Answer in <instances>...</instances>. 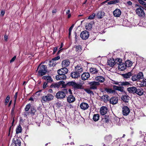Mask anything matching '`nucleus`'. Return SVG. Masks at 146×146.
Returning a JSON list of instances; mask_svg holds the SVG:
<instances>
[{
    "label": "nucleus",
    "instance_id": "f257e3e1",
    "mask_svg": "<svg viewBox=\"0 0 146 146\" xmlns=\"http://www.w3.org/2000/svg\"><path fill=\"white\" fill-rule=\"evenodd\" d=\"M68 93V90L67 89H63L61 91H59L56 93V97L58 99H62L65 98L66 95Z\"/></svg>",
    "mask_w": 146,
    "mask_h": 146
},
{
    "label": "nucleus",
    "instance_id": "f03ea898",
    "mask_svg": "<svg viewBox=\"0 0 146 146\" xmlns=\"http://www.w3.org/2000/svg\"><path fill=\"white\" fill-rule=\"evenodd\" d=\"M66 86H72L74 89H80L81 88L82 85L80 84H78L73 82H69L65 85Z\"/></svg>",
    "mask_w": 146,
    "mask_h": 146
},
{
    "label": "nucleus",
    "instance_id": "7ed1b4c3",
    "mask_svg": "<svg viewBox=\"0 0 146 146\" xmlns=\"http://www.w3.org/2000/svg\"><path fill=\"white\" fill-rule=\"evenodd\" d=\"M143 75L141 72H139L137 75H135L133 76L131 79L133 81H138L143 79Z\"/></svg>",
    "mask_w": 146,
    "mask_h": 146
},
{
    "label": "nucleus",
    "instance_id": "20e7f679",
    "mask_svg": "<svg viewBox=\"0 0 146 146\" xmlns=\"http://www.w3.org/2000/svg\"><path fill=\"white\" fill-rule=\"evenodd\" d=\"M21 139L17 137H15L12 139V146H21Z\"/></svg>",
    "mask_w": 146,
    "mask_h": 146
},
{
    "label": "nucleus",
    "instance_id": "39448f33",
    "mask_svg": "<svg viewBox=\"0 0 146 146\" xmlns=\"http://www.w3.org/2000/svg\"><path fill=\"white\" fill-rule=\"evenodd\" d=\"M90 85V89L96 90L97 89L98 86L100 85V83L98 82L95 81H92L89 83Z\"/></svg>",
    "mask_w": 146,
    "mask_h": 146
},
{
    "label": "nucleus",
    "instance_id": "423d86ee",
    "mask_svg": "<svg viewBox=\"0 0 146 146\" xmlns=\"http://www.w3.org/2000/svg\"><path fill=\"white\" fill-rule=\"evenodd\" d=\"M135 12L137 14L141 17H143L145 15L143 10L141 7L137 8L135 10Z\"/></svg>",
    "mask_w": 146,
    "mask_h": 146
},
{
    "label": "nucleus",
    "instance_id": "0eeeda50",
    "mask_svg": "<svg viewBox=\"0 0 146 146\" xmlns=\"http://www.w3.org/2000/svg\"><path fill=\"white\" fill-rule=\"evenodd\" d=\"M89 32L86 31H82L80 35V37L83 40H86L89 37Z\"/></svg>",
    "mask_w": 146,
    "mask_h": 146
},
{
    "label": "nucleus",
    "instance_id": "6e6552de",
    "mask_svg": "<svg viewBox=\"0 0 146 146\" xmlns=\"http://www.w3.org/2000/svg\"><path fill=\"white\" fill-rule=\"evenodd\" d=\"M53 98V96L50 94H48L46 96H43L42 99L44 101H49L52 100Z\"/></svg>",
    "mask_w": 146,
    "mask_h": 146
},
{
    "label": "nucleus",
    "instance_id": "1a4fd4ad",
    "mask_svg": "<svg viewBox=\"0 0 146 146\" xmlns=\"http://www.w3.org/2000/svg\"><path fill=\"white\" fill-rule=\"evenodd\" d=\"M113 83L115 84L118 85L119 86H128L129 85H131L129 82L127 81L122 82H115Z\"/></svg>",
    "mask_w": 146,
    "mask_h": 146
},
{
    "label": "nucleus",
    "instance_id": "9d476101",
    "mask_svg": "<svg viewBox=\"0 0 146 146\" xmlns=\"http://www.w3.org/2000/svg\"><path fill=\"white\" fill-rule=\"evenodd\" d=\"M65 83L64 82L62 81H60L58 83H53L50 86V87L51 88H58L60 87V85L61 84L63 85Z\"/></svg>",
    "mask_w": 146,
    "mask_h": 146
},
{
    "label": "nucleus",
    "instance_id": "9b49d317",
    "mask_svg": "<svg viewBox=\"0 0 146 146\" xmlns=\"http://www.w3.org/2000/svg\"><path fill=\"white\" fill-rule=\"evenodd\" d=\"M130 110L127 106H124L122 108V113L124 115L127 116L129 114Z\"/></svg>",
    "mask_w": 146,
    "mask_h": 146
},
{
    "label": "nucleus",
    "instance_id": "f8f14e48",
    "mask_svg": "<svg viewBox=\"0 0 146 146\" xmlns=\"http://www.w3.org/2000/svg\"><path fill=\"white\" fill-rule=\"evenodd\" d=\"M68 72V70L65 67L63 68L58 70V74H63L65 75Z\"/></svg>",
    "mask_w": 146,
    "mask_h": 146
},
{
    "label": "nucleus",
    "instance_id": "ddd939ff",
    "mask_svg": "<svg viewBox=\"0 0 146 146\" xmlns=\"http://www.w3.org/2000/svg\"><path fill=\"white\" fill-rule=\"evenodd\" d=\"M118 100V98L115 97H112L110 99L109 101V103L112 105H115L117 103Z\"/></svg>",
    "mask_w": 146,
    "mask_h": 146
},
{
    "label": "nucleus",
    "instance_id": "4468645a",
    "mask_svg": "<svg viewBox=\"0 0 146 146\" xmlns=\"http://www.w3.org/2000/svg\"><path fill=\"white\" fill-rule=\"evenodd\" d=\"M42 78L45 80L47 83H51L53 81L51 77L48 75L44 76L42 77Z\"/></svg>",
    "mask_w": 146,
    "mask_h": 146
},
{
    "label": "nucleus",
    "instance_id": "2eb2a0df",
    "mask_svg": "<svg viewBox=\"0 0 146 146\" xmlns=\"http://www.w3.org/2000/svg\"><path fill=\"white\" fill-rule=\"evenodd\" d=\"M56 78L57 80H64L66 78V76L65 75L63 74H58L56 76Z\"/></svg>",
    "mask_w": 146,
    "mask_h": 146
},
{
    "label": "nucleus",
    "instance_id": "dca6fc26",
    "mask_svg": "<svg viewBox=\"0 0 146 146\" xmlns=\"http://www.w3.org/2000/svg\"><path fill=\"white\" fill-rule=\"evenodd\" d=\"M136 88L135 86L129 87L127 88V90L129 93L135 94V90H136Z\"/></svg>",
    "mask_w": 146,
    "mask_h": 146
},
{
    "label": "nucleus",
    "instance_id": "f3484780",
    "mask_svg": "<svg viewBox=\"0 0 146 146\" xmlns=\"http://www.w3.org/2000/svg\"><path fill=\"white\" fill-rule=\"evenodd\" d=\"M108 111V109L106 107L102 106L100 109V112L102 115H104L107 113Z\"/></svg>",
    "mask_w": 146,
    "mask_h": 146
},
{
    "label": "nucleus",
    "instance_id": "a211bd4d",
    "mask_svg": "<svg viewBox=\"0 0 146 146\" xmlns=\"http://www.w3.org/2000/svg\"><path fill=\"white\" fill-rule=\"evenodd\" d=\"M100 97L101 99V101H104V102H107L109 101V96L107 95H104L103 96Z\"/></svg>",
    "mask_w": 146,
    "mask_h": 146
},
{
    "label": "nucleus",
    "instance_id": "6ab92c4d",
    "mask_svg": "<svg viewBox=\"0 0 146 146\" xmlns=\"http://www.w3.org/2000/svg\"><path fill=\"white\" fill-rule=\"evenodd\" d=\"M121 14V11L118 9H116L113 12V15L114 17H119Z\"/></svg>",
    "mask_w": 146,
    "mask_h": 146
},
{
    "label": "nucleus",
    "instance_id": "aec40b11",
    "mask_svg": "<svg viewBox=\"0 0 146 146\" xmlns=\"http://www.w3.org/2000/svg\"><path fill=\"white\" fill-rule=\"evenodd\" d=\"M75 70L77 72V73H78L80 75V74L83 72V70L82 66L77 65L75 67Z\"/></svg>",
    "mask_w": 146,
    "mask_h": 146
},
{
    "label": "nucleus",
    "instance_id": "412c9836",
    "mask_svg": "<svg viewBox=\"0 0 146 146\" xmlns=\"http://www.w3.org/2000/svg\"><path fill=\"white\" fill-rule=\"evenodd\" d=\"M80 107L81 109L83 110H85L88 108L89 105L87 103L82 102L80 104Z\"/></svg>",
    "mask_w": 146,
    "mask_h": 146
},
{
    "label": "nucleus",
    "instance_id": "4be33fe9",
    "mask_svg": "<svg viewBox=\"0 0 146 146\" xmlns=\"http://www.w3.org/2000/svg\"><path fill=\"white\" fill-rule=\"evenodd\" d=\"M95 80L97 81V82H99H99L102 83L104 81L105 78L102 76H98L96 77Z\"/></svg>",
    "mask_w": 146,
    "mask_h": 146
},
{
    "label": "nucleus",
    "instance_id": "5701e85b",
    "mask_svg": "<svg viewBox=\"0 0 146 146\" xmlns=\"http://www.w3.org/2000/svg\"><path fill=\"white\" fill-rule=\"evenodd\" d=\"M90 77V74L88 72H85L81 75L82 79L85 80L88 79Z\"/></svg>",
    "mask_w": 146,
    "mask_h": 146
},
{
    "label": "nucleus",
    "instance_id": "b1692460",
    "mask_svg": "<svg viewBox=\"0 0 146 146\" xmlns=\"http://www.w3.org/2000/svg\"><path fill=\"white\" fill-rule=\"evenodd\" d=\"M105 13L102 11H99L96 14V16L99 19L102 18L105 16Z\"/></svg>",
    "mask_w": 146,
    "mask_h": 146
},
{
    "label": "nucleus",
    "instance_id": "393cba45",
    "mask_svg": "<svg viewBox=\"0 0 146 146\" xmlns=\"http://www.w3.org/2000/svg\"><path fill=\"white\" fill-rule=\"evenodd\" d=\"M104 90L108 94H114L115 92V91L114 90H113L111 88H104Z\"/></svg>",
    "mask_w": 146,
    "mask_h": 146
},
{
    "label": "nucleus",
    "instance_id": "a878e982",
    "mask_svg": "<svg viewBox=\"0 0 146 146\" xmlns=\"http://www.w3.org/2000/svg\"><path fill=\"white\" fill-rule=\"evenodd\" d=\"M118 69L121 71H123L125 70L126 68V66L125 63L121 62L119 65L118 66Z\"/></svg>",
    "mask_w": 146,
    "mask_h": 146
},
{
    "label": "nucleus",
    "instance_id": "bb28decb",
    "mask_svg": "<svg viewBox=\"0 0 146 146\" xmlns=\"http://www.w3.org/2000/svg\"><path fill=\"white\" fill-rule=\"evenodd\" d=\"M67 101L69 103L74 102L75 100V98L73 95H69L67 99Z\"/></svg>",
    "mask_w": 146,
    "mask_h": 146
},
{
    "label": "nucleus",
    "instance_id": "cd10ccee",
    "mask_svg": "<svg viewBox=\"0 0 146 146\" xmlns=\"http://www.w3.org/2000/svg\"><path fill=\"white\" fill-rule=\"evenodd\" d=\"M70 64L69 61L67 60H65L62 62V67H67Z\"/></svg>",
    "mask_w": 146,
    "mask_h": 146
},
{
    "label": "nucleus",
    "instance_id": "c85d7f7f",
    "mask_svg": "<svg viewBox=\"0 0 146 146\" xmlns=\"http://www.w3.org/2000/svg\"><path fill=\"white\" fill-rule=\"evenodd\" d=\"M108 63L110 66L113 67L115 65V60L113 59H110L108 60Z\"/></svg>",
    "mask_w": 146,
    "mask_h": 146
},
{
    "label": "nucleus",
    "instance_id": "c756f323",
    "mask_svg": "<svg viewBox=\"0 0 146 146\" xmlns=\"http://www.w3.org/2000/svg\"><path fill=\"white\" fill-rule=\"evenodd\" d=\"M44 62H42L38 66V67L37 68V71L38 70V68L40 69L39 70H46L47 67L46 65H42V64H43Z\"/></svg>",
    "mask_w": 146,
    "mask_h": 146
},
{
    "label": "nucleus",
    "instance_id": "7c9ffc66",
    "mask_svg": "<svg viewBox=\"0 0 146 146\" xmlns=\"http://www.w3.org/2000/svg\"><path fill=\"white\" fill-rule=\"evenodd\" d=\"M129 97L127 95H123L121 97V99L125 102H128L129 100Z\"/></svg>",
    "mask_w": 146,
    "mask_h": 146
},
{
    "label": "nucleus",
    "instance_id": "2f4dec72",
    "mask_svg": "<svg viewBox=\"0 0 146 146\" xmlns=\"http://www.w3.org/2000/svg\"><path fill=\"white\" fill-rule=\"evenodd\" d=\"M136 92H135V94H136L138 95L141 96L143 94V90L141 88H138L137 89L136 88Z\"/></svg>",
    "mask_w": 146,
    "mask_h": 146
},
{
    "label": "nucleus",
    "instance_id": "473e14b6",
    "mask_svg": "<svg viewBox=\"0 0 146 146\" xmlns=\"http://www.w3.org/2000/svg\"><path fill=\"white\" fill-rule=\"evenodd\" d=\"M80 74H79V73H77V72L75 71V72H73L71 73V76L73 78H78L80 77Z\"/></svg>",
    "mask_w": 146,
    "mask_h": 146
},
{
    "label": "nucleus",
    "instance_id": "72a5a7b5",
    "mask_svg": "<svg viewBox=\"0 0 146 146\" xmlns=\"http://www.w3.org/2000/svg\"><path fill=\"white\" fill-rule=\"evenodd\" d=\"M122 76L124 78L127 79L129 78L130 77L132 76V74L131 72H129L124 74H122Z\"/></svg>",
    "mask_w": 146,
    "mask_h": 146
},
{
    "label": "nucleus",
    "instance_id": "f704fd0d",
    "mask_svg": "<svg viewBox=\"0 0 146 146\" xmlns=\"http://www.w3.org/2000/svg\"><path fill=\"white\" fill-rule=\"evenodd\" d=\"M90 73L92 74H96L98 72V70L94 68H91L90 69Z\"/></svg>",
    "mask_w": 146,
    "mask_h": 146
},
{
    "label": "nucleus",
    "instance_id": "c9c22d12",
    "mask_svg": "<svg viewBox=\"0 0 146 146\" xmlns=\"http://www.w3.org/2000/svg\"><path fill=\"white\" fill-rule=\"evenodd\" d=\"M100 115L99 114H94L93 119L94 121H97L99 119Z\"/></svg>",
    "mask_w": 146,
    "mask_h": 146
},
{
    "label": "nucleus",
    "instance_id": "e433bc0d",
    "mask_svg": "<svg viewBox=\"0 0 146 146\" xmlns=\"http://www.w3.org/2000/svg\"><path fill=\"white\" fill-rule=\"evenodd\" d=\"M46 70H39L38 73L39 75L42 76L45 75L46 73Z\"/></svg>",
    "mask_w": 146,
    "mask_h": 146
},
{
    "label": "nucleus",
    "instance_id": "4c0bfd02",
    "mask_svg": "<svg viewBox=\"0 0 146 146\" xmlns=\"http://www.w3.org/2000/svg\"><path fill=\"white\" fill-rule=\"evenodd\" d=\"M85 27L86 30H90L92 27V25L90 23H87L86 24Z\"/></svg>",
    "mask_w": 146,
    "mask_h": 146
},
{
    "label": "nucleus",
    "instance_id": "58836bf2",
    "mask_svg": "<svg viewBox=\"0 0 146 146\" xmlns=\"http://www.w3.org/2000/svg\"><path fill=\"white\" fill-rule=\"evenodd\" d=\"M126 67H130L132 65V63L129 60H127L125 62Z\"/></svg>",
    "mask_w": 146,
    "mask_h": 146
},
{
    "label": "nucleus",
    "instance_id": "ea45409f",
    "mask_svg": "<svg viewBox=\"0 0 146 146\" xmlns=\"http://www.w3.org/2000/svg\"><path fill=\"white\" fill-rule=\"evenodd\" d=\"M109 116L108 115H105L104 117V118L102 119V120L106 123H108L109 121Z\"/></svg>",
    "mask_w": 146,
    "mask_h": 146
},
{
    "label": "nucleus",
    "instance_id": "a19ab883",
    "mask_svg": "<svg viewBox=\"0 0 146 146\" xmlns=\"http://www.w3.org/2000/svg\"><path fill=\"white\" fill-rule=\"evenodd\" d=\"M22 127L20 125H19L18 127L16 128V133L17 134L21 132Z\"/></svg>",
    "mask_w": 146,
    "mask_h": 146
},
{
    "label": "nucleus",
    "instance_id": "79ce46f5",
    "mask_svg": "<svg viewBox=\"0 0 146 146\" xmlns=\"http://www.w3.org/2000/svg\"><path fill=\"white\" fill-rule=\"evenodd\" d=\"M122 60L120 58L116 59L115 60V64H117L118 66L122 62Z\"/></svg>",
    "mask_w": 146,
    "mask_h": 146
},
{
    "label": "nucleus",
    "instance_id": "37998d69",
    "mask_svg": "<svg viewBox=\"0 0 146 146\" xmlns=\"http://www.w3.org/2000/svg\"><path fill=\"white\" fill-rule=\"evenodd\" d=\"M112 137L111 135H108V136H106L105 138V139L106 142L107 143H109V141H110Z\"/></svg>",
    "mask_w": 146,
    "mask_h": 146
},
{
    "label": "nucleus",
    "instance_id": "c03bdc74",
    "mask_svg": "<svg viewBox=\"0 0 146 146\" xmlns=\"http://www.w3.org/2000/svg\"><path fill=\"white\" fill-rule=\"evenodd\" d=\"M76 51L79 52L82 50V47L80 45H78L75 47Z\"/></svg>",
    "mask_w": 146,
    "mask_h": 146
},
{
    "label": "nucleus",
    "instance_id": "a18cd8bd",
    "mask_svg": "<svg viewBox=\"0 0 146 146\" xmlns=\"http://www.w3.org/2000/svg\"><path fill=\"white\" fill-rule=\"evenodd\" d=\"M56 64V63L52 60H51L49 61V65L50 66H54Z\"/></svg>",
    "mask_w": 146,
    "mask_h": 146
},
{
    "label": "nucleus",
    "instance_id": "49530a36",
    "mask_svg": "<svg viewBox=\"0 0 146 146\" xmlns=\"http://www.w3.org/2000/svg\"><path fill=\"white\" fill-rule=\"evenodd\" d=\"M138 1L139 3L145 7H146V3L145 2V1L143 0H138Z\"/></svg>",
    "mask_w": 146,
    "mask_h": 146
},
{
    "label": "nucleus",
    "instance_id": "de8ad7c7",
    "mask_svg": "<svg viewBox=\"0 0 146 146\" xmlns=\"http://www.w3.org/2000/svg\"><path fill=\"white\" fill-rule=\"evenodd\" d=\"M31 113L32 115H34L36 112V110L33 107H31Z\"/></svg>",
    "mask_w": 146,
    "mask_h": 146
},
{
    "label": "nucleus",
    "instance_id": "09e8293b",
    "mask_svg": "<svg viewBox=\"0 0 146 146\" xmlns=\"http://www.w3.org/2000/svg\"><path fill=\"white\" fill-rule=\"evenodd\" d=\"M31 107V105L30 104H28L26 105L25 108V110L26 111H28Z\"/></svg>",
    "mask_w": 146,
    "mask_h": 146
},
{
    "label": "nucleus",
    "instance_id": "8fccbe9b",
    "mask_svg": "<svg viewBox=\"0 0 146 146\" xmlns=\"http://www.w3.org/2000/svg\"><path fill=\"white\" fill-rule=\"evenodd\" d=\"M124 88L123 86H119L118 87V91H119L121 92H124Z\"/></svg>",
    "mask_w": 146,
    "mask_h": 146
},
{
    "label": "nucleus",
    "instance_id": "3c124183",
    "mask_svg": "<svg viewBox=\"0 0 146 146\" xmlns=\"http://www.w3.org/2000/svg\"><path fill=\"white\" fill-rule=\"evenodd\" d=\"M10 96H8L5 100V104L7 105V103L9 102L10 99Z\"/></svg>",
    "mask_w": 146,
    "mask_h": 146
},
{
    "label": "nucleus",
    "instance_id": "603ef678",
    "mask_svg": "<svg viewBox=\"0 0 146 146\" xmlns=\"http://www.w3.org/2000/svg\"><path fill=\"white\" fill-rule=\"evenodd\" d=\"M96 15L95 14L93 13L91 15H90L89 17H88V19H93L94 18L95 16Z\"/></svg>",
    "mask_w": 146,
    "mask_h": 146
},
{
    "label": "nucleus",
    "instance_id": "864d4df0",
    "mask_svg": "<svg viewBox=\"0 0 146 146\" xmlns=\"http://www.w3.org/2000/svg\"><path fill=\"white\" fill-rule=\"evenodd\" d=\"M90 89H90V88L89 89H85V91L86 92H87L88 94H93V92L92 91H91L90 90Z\"/></svg>",
    "mask_w": 146,
    "mask_h": 146
},
{
    "label": "nucleus",
    "instance_id": "5fc2aeb1",
    "mask_svg": "<svg viewBox=\"0 0 146 146\" xmlns=\"http://www.w3.org/2000/svg\"><path fill=\"white\" fill-rule=\"evenodd\" d=\"M17 92L15 93V94L14 96V103L15 104L16 101L17 100Z\"/></svg>",
    "mask_w": 146,
    "mask_h": 146
},
{
    "label": "nucleus",
    "instance_id": "6e6d98bb",
    "mask_svg": "<svg viewBox=\"0 0 146 146\" xmlns=\"http://www.w3.org/2000/svg\"><path fill=\"white\" fill-rule=\"evenodd\" d=\"M60 58V56H58L56 57L53 58L52 59V60L54 61V60H58Z\"/></svg>",
    "mask_w": 146,
    "mask_h": 146
},
{
    "label": "nucleus",
    "instance_id": "4d7b16f0",
    "mask_svg": "<svg viewBox=\"0 0 146 146\" xmlns=\"http://www.w3.org/2000/svg\"><path fill=\"white\" fill-rule=\"evenodd\" d=\"M48 83L46 82L44 83L43 85V88H45L46 87Z\"/></svg>",
    "mask_w": 146,
    "mask_h": 146
},
{
    "label": "nucleus",
    "instance_id": "13d9d810",
    "mask_svg": "<svg viewBox=\"0 0 146 146\" xmlns=\"http://www.w3.org/2000/svg\"><path fill=\"white\" fill-rule=\"evenodd\" d=\"M118 87H119V86H115V85H114L113 86V89L114 90H118Z\"/></svg>",
    "mask_w": 146,
    "mask_h": 146
},
{
    "label": "nucleus",
    "instance_id": "bf43d9fd",
    "mask_svg": "<svg viewBox=\"0 0 146 146\" xmlns=\"http://www.w3.org/2000/svg\"><path fill=\"white\" fill-rule=\"evenodd\" d=\"M16 58V56H14L10 61V63H11L14 61Z\"/></svg>",
    "mask_w": 146,
    "mask_h": 146
},
{
    "label": "nucleus",
    "instance_id": "052dcab7",
    "mask_svg": "<svg viewBox=\"0 0 146 146\" xmlns=\"http://www.w3.org/2000/svg\"><path fill=\"white\" fill-rule=\"evenodd\" d=\"M143 86H146V83H145L146 82V78H144L143 80Z\"/></svg>",
    "mask_w": 146,
    "mask_h": 146
},
{
    "label": "nucleus",
    "instance_id": "680f3d73",
    "mask_svg": "<svg viewBox=\"0 0 146 146\" xmlns=\"http://www.w3.org/2000/svg\"><path fill=\"white\" fill-rule=\"evenodd\" d=\"M29 113L27 111H26L24 112V115L25 117H26L27 115H29Z\"/></svg>",
    "mask_w": 146,
    "mask_h": 146
},
{
    "label": "nucleus",
    "instance_id": "e2e57ef3",
    "mask_svg": "<svg viewBox=\"0 0 146 146\" xmlns=\"http://www.w3.org/2000/svg\"><path fill=\"white\" fill-rule=\"evenodd\" d=\"M127 3L129 5L131 6L132 5V3L130 1H127Z\"/></svg>",
    "mask_w": 146,
    "mask_h": 146
},
{
    "label": "nucleus",
    "instance_id": "0e129e2a",
    "mask_svg": "<svg viewBox=\"0 0 146 146\" xmlns=\"http://www.w3.org/2000/svg\"><path fill=\"white\" fill-rule=\"evenodd\" d=\"M119 1V0H115L113 1V4L118 3Z\"/></svg>",
    "mask_w": 146,
    "mask_h": 146
},
{
    "label": "nucleus",
    "instance_id": "69168bd1",
    "mask_svg": "<svg viewBox=\"0 0 146 146\" xmlns=\"http://www.w3.org/2000/svg\"><path fill=\"white\" fill-rule=\"evenodd\" d=\"M74 26V25L73 24L69 28V31H72V30Z\"/></svg>",
    "mask_w": 146,
    "mask_h": 146
},
{
    "label": "nucleus",
    "instance_id": "338daca9",
    "mask_svg": "<svg viewBox=\"0 0 146 146\" xmlns=\"http://www.w3.org/2000/svg\"><path fill=\"white\" fill-rule=\"evenodd\" d=\"M74 35H75V38L76 40V39H77V38H78V37L79 36V35H78L77 33L76 32L75 33Z\"/></svg>",
    "mask_w": 146,
    "mask_h": 146
},
{
    "label": "nucleus",
    "instance_id": "774afa93",
    "mask_svg": "<svg viewBox=\"0 0 146 146\" xmlns=\"http://www.w3.org/2000/svg\"><path fill=\"white\" fill-rule=\"evenodd\" d=\"M58 48L57 47H55L53 49V53L54 54L56 52Z\"/></svg>",
    "mask_w": 146,
    "mask_h": 146
}]
</instances>
